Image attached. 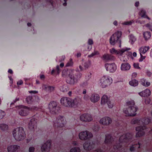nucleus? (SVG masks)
<instances>
[{
    "label": "nucleus",
    "mask_w": 152,
    "mask_h": 152,
    "mask_svg": "<svg viewBox=\"0 0 152 152\" xmlns=\"http://www.w3.org/2000/svg\"><path fill=\"white\" fill-rule=\"evenodd\" d=\"M126 105L128 107L124 110L123 111L126 115L130 116H135L138 107L135 106L134 101L133 100L128 101L126 103Z\"/></svg>",
    "instance_id": "obj_1"
},
{
    "label": "nucleus",
    "mask_w": 152,
    "mask_h": 152,
    "mask_svg": "<svg viewBox=\"0 0 152 152\" xmlns=\"http://www.w3.org/2000/svg\"><path fill=\"white\" fill-rule=\"evenodd\" d=\"M141 124L143 126H140L136 128V130L137 132L136 134V137H140L145 135V132L144 130L146 129V127L144 126L150 123L151 120L149 118H146L141 119Z\"/></svg>",
    "instance_id": "obj_2"
},
{
    "label": "nucleus",
    "mask_w": 152,
    "mask_h": 152,
    "mask_svg": "<svg viewBox=\"0 0 152 152\" xmlns=\"http://www.w3.org/2000/svg\"><path fill=\"white\" fill-rule=\"evenodd\" d=\"M67 107H77L80 104L82 100L78 97L73 99L67 97Z\"/></svg>",
    "instance_id": "obj_3"
},
{
    "label": "nucleus",
    "mask_w": 152,
    "mask_h": 152,
    "mask_svg": "<svg viewBox=\"0 0 152 152\" xmlns=\"http://www.w3.org/2000/svg\"><path fill=\"white\" fill-rule=\"evenodd\" d=\"M122 35V33L121 31H117L113 34L110 39V44L113 45H114L115 44L119 41L120 43L119 47L121 46V40L119 39Z\"/></svg>",
    "instance_id": "obj_4"
},
{
    "label": "nucleus",
    "mask_w": 152,
    "mask_h": 152,
    "mask_svg": "<svg viewBox=\"0 0 152 152\" xmlns=\"http://www.w3.org/2000/svg\"><path fill=\"white\" fill-rule=\"evenodd\" d=\"M48 108L50 113L53 114H57L60 110V107L58 106L57 102L54 101L49 103Z\"/></svg>",
    "instance_id": "obj_5"
},
{
    "label": "nucleus",
    "mask_w": 152,
    "mask_h": 152,
    "mask_svg": "<svg viewBox=\"0 0 152 152\" xmlns=\"http://www.w3.org/2000/svg\"><path fill=\"white\" fill-rule=\"evenodd\" d=\"M82 76V74L80 73H78L74 75L73 74L70 75L69 79L67 80V83L70 85H74L77 83L78 80L80 79Z\"/></svg>",
    "instance_id": "obj_6"
},
{
    "label": "nucleus",
    "mask_w": 152,
    "mask_h": 152,
    "mask_svg": "<svg viewBox=\"0 0 152 152\" xmlns=\"http://www.w3.org/2000/svg\"><path fill=\"white\" fill-rule=\"evenodd\" d=\"M54 125L56 127H61L64 126L65 122L64 117L59 116L57 117L56 120L53 121Z\"/></svg>",
    "instance_id": "obj_7"
},
{
    "label": "nucleus",
    "mask_w": 152,
    "mask_h": 152,
    "mask_svg": "<svg viewBox=\"0 0 152 152\" xmlns=\"http://www.w3.org/2000/svg\"><path fill=\"white\" fill-rule=\"evenodd\" d=\"M37 108L36 107L29 108L22 105L20 106V115L22 116H26L28 114L29 111H31L32 109L35 110Z\"/></svg>",
    "instance_id": "obj_8"
},
{
    "label": "nucleus",
    "mask_w": 152,
    "mask_h": 152,
    "mask_svg": "<svg viewBox=\"0 0 152 152\" xmlns=\"http://www.w3.org/2000/svg\"><path fill=\"white\" fill-rule=\"evenodd\" d=\"M111 83V79L109 77L103 76L101 79V86L102 88H105L109 85Z\"/></svg>",
    "instance_id": "obj_9"
},
{
    "label": "nucleus",
    "mask_w": 152,
    "mask_h": 152,
    "mask_svg": "<svg viewBox=\"0 0 152 152\" xmlns=\"http://www.w3.org/2000/svg\"><path fill=\"white\" fill-rule=\"evenodd\" d=\"M79 136L80 139L82 140L88 139L93 137L92 134L87 131L80 132Z\"/></svg>",
    "instance_id": "obj_10"
},
{
    "label": "nucleus",
    "mask_w": 152,
    "mask_h": 152,
    "mask_svg": "<svg viewBox=\"0 0 152 152\" xmlns=\"http://www.w3.org/2000/svg\"><path fill=\"white\" fill-rule=\"evenodd\" d=\"M80 119L83 122H89L92 120V118L91 115L85 113L80 115Z\"/></svg>",
    "instance_id": "obj_11"
},
{
    "label": "nucleus",
    "mask_w": 152,
    "mask_h": 152,
    "mask_svg": "<svg viewBox=\"0 0 152 152\" xmlns=\"http://www.w3.org/2000/svg\"><path fill=\"white\" fill-rule=\"evenodd\" d=\"M51 143L50 141L48 140L42 145L41 147L42 152H49L50 148Z\"/></svg>",
    "instance_id": "obj_12"
},
{
    "label": "nucleus",
    "mask_w": 152,
    "mask_h": 152,
    "mask_svg": "<svg viewBox=\"0 0 152 152\" xmlns=\"http://www.w3.org/2000/svg\"><path fill=\"white\" fill-rule=\"evenodd\" d=\"M37 126V120L34 118L31 119L28 124V128L31 130L33 131L34 130Z\"/></svg>",
    "instance_id": "obj_13"
},
{
    "label": "nucleus",
    "mask_w": 152,
    "mask_h": 152,
    "mask_svg": "<svg viewBox=\"0 0 152 152\" xmlns=\"http://www.w3.org/2000/svg\"><path fill=\"white\" fill-rule=\"evenodd\" d=\"M95 145L92 142L89 141L85 142L83 144V147L84 149L86 151H90L93 149Z\"/></svg>",
    "instance_id": "obj_14"
},
{
    "label": "nucleus",
    "mask_w": 152,
    "mask_h": 152,
    "mask_svg": "<svg viewBox=\"0 0 152 152\" xmlns=\"http://www.w3.org/2000/svg\"><path fill=\"white\" fill-rule=\"evenodd\" d=\"M112 121L109 117H106L102 118L100 120V123L103 125L108 126L112 123Z\"/></svg>",
    "instance_id": "obj_15"
},
{
    "label": "nucleus",
    "mask_w": 152,
    "mask_h": 152,
    "mask_svg": "<svg viewBox=\"0 0 152 152\" xmlns=\"http://www.w3.org/2000/svg\"><path fill=\"white\" fill-rule=\"evenodd\" d=\"M105 67L106 70L110 72H114L116 69V66L115 64H105Z\"/></svg>",
    "instance_id": "obj_16"
},
{
    "label": "nucleus",
    "mask_w": 152,
    "mask_h": 152,
    "mask_svg": "<svg viewBox=\"0 0 152 152\" xmlns=\"http://www.w3.org/2000/svg\"><path fill=\"white\" fill-rule=\"evenodd\" d=\"M19 146L18 145H12L9 146L7 148L8 152H15L18 151Z\"/></svg>",
    "instance_id": "obj_17"
},
{
    "label": "nucleus",
    "mask_w": 152,
    "mask_h": 152,
    "mask_svg": "<svg viewBox=\"0 0 152 152\" xmlns=\"http://www.w3.org/2000/svg\"><path fill=\"white\" fill-rule=\"evenodd\" d=\"M100 99L99 95L96 94H94L91 95L90 97V100L93 102L95 103L98 102Z\"/></svg>",
    "instance_id": "obj_18"
},
{
    "label": "nucleus",
    "mask_w": 152,
    "mask_h": 152,
    "mask_svg": "<svg viewBox=\"0 0 152 152\" xmlns=\"http://www.w3.org/2000/svg\"><path fill=\"white\" fill-rule=\"evenodd\" d=\"M151 94L150 90L147 89L139 93V94L142 97H147L149 96Z\"/></svg>",
    "instance_id": "obj_19"
},
{
    "label": "nucleus",
    "mask_w": 152,
    "mask_h": 152,
    "mask_svg": "<svg viewBox=\"0 0 152 152\" xmlns=\"http://www.w3.org/2000/svg\"><path fill=\"white\" fill-rule=\"evenodd\" d=\"M102 58L104 61H107L113 59L114 57L108 54H104L103 55Z\"/></svg>",
    "instance_id": "obj_20"
},
{
    "label": "nucleus",
    "mask_w": 152,
    "mask_h": 152,
    "mask_svg": "<svg viewBox=\"0 0 152 152\" xmlns=\"http://www.w3.org/2000/svg\"><path fill=\"white\" fill-rule=\"evenodd\" d=\"M130 67V65L128 63H123L121 65V69L123 71L127 70H129Z\"/></svg>",
    "instance_id": "obj_21"
},
{
    "label": "nucleus",
    "mask_w": 152,
    "mask_h": 152,
    "mask_svg": "<svg viewBox=\"0 0 152 152\" xmlns=\"http://www.w3.org/2000/svg\"><path fill=\"white\" fill-rule=\"evenodd\" d=\"M25 135L23 129L20 127V140H23L25 137Z\"/></svg>",
    "instance_id": "obj_22"
},
{
    "label": "nucleus",
    "mask_w": 152,
    "mask_h": 152,
    "mask_svg": "<svg viewBox=\"0 0 152 152\" xmlns=\"http://www.w3.org/2000/svg\"><path fill=\"white\" fill-rule=\"evenodd\" d=\"M19 128L15 129L13 131V135L16 140H18L19 138Z\"/></svg>",
    "instance_id": "obj_23"
},
{
    "label": "nucleus",
    "mask_w": 152,
    "mask_h": 152,
    "mask_svg": "<svg viewBox=\"0 0 152 152\" xmlns=\"http://www.w3.org/2000/svg\"><path fill=\"white\" fill-rule=\"evenodd\" d=\"M109 100L110 99L107 96L104 95L101 98V104L103 105L105 104L106 103H107Z\"/></svg>",
    "instance_id": "obj_24"
},
{
    "label": "nucleus",
    "mask_w": 152,
    "mask_h": 152,
    "mask_svg": "<svg viewBox=\"0 0 152 152\" xmlns=\"http://www.w3.org/2000/svg\"><path fill=\"white\" fill-rule=\"evenodd\" d=\"M112 139L110 134H107L105 136V143L107 144H109L112 142Z\"/></svg>",
    "instance_id": "obj_25"
},
{
    "label": "nucleus",
    "mask_w": 152,
    "mask_h": 152,
    "mask_svg": "<svg viewBox=\"0 0 152 152\" xmlns=\"http://www.w3.org/2000/svg\"><path fill=\"white\" fill-rule=\"evenodd\" d=\"M149 49V46H145L144 47H141L139 49L140 53H145Z\"/></svg>",
    "instance_id": "obj_26"
},
{
    "label": "nucleus",
    "mask_w": 152,
    "mask_h": 152,
    "mask_svg": "<svg viewBox=\"0 0 152 152\" xmlns=\"http://www.w3.org/2000/svg\"><path fill=\"white\" fill-rule=\"evenodd\" d=\"M73 71L71 70L64 69L63 70L62 72V75L63 76H66L68 75L69 76L70 75L72 74Z\"/></svg>",
    "instance_id": "obj_27"
},
{
    "label": "nucleus",
    "mask_w": 152,
    "mask_h": 152,
    "mask_svg": "<svg viewBox=\"0 0 152 152\" xmlns=\"http://www.w3.org/2000/svg\"><path fill=\"white\" fill-rule=\"evenodd\" d=\"M67 97H63L60 99V103L61 104L67 107Z\"/></svg>",
    "instance_id": "obj_28"
},
{
    "label": "nucleus",
    "mask_w": 152,
    "mask_h": 152,
    "mask_svg": "<svg viewBox=\"0 0 152 152\" xmlns=\"http://www.w3.org/2000/svg\"><path fill=\"white\" fill-rule=\"evenodd\" d=\"M143 35L144 39L146 40L149 39L151 36V32L148 31L143 32Z\"/></svg>",
    "instance_id": "obj_29"
},
{
    "label": "nucleus",
    "mask_w": 152,
    "mask_h": 152,
    "mask_svg": "<svg viewBox=\"0 0 152 152\" xmlns=\"http://www.w3.org/2000/svg\"><path fill=\"white\" fill-rule=\"evenodd\" d=\"M139 15L141 16L142 18H146L149 20L150 19L146 15V12L143 10H141L140 12L139 13Z\"/></svg>",
    "instance_id": "obj_30"
},
{
    "label": "nucleus",
    "mask_w": 152,
    "mask_h": 152,
    "mask_svg": "<svg viewBox=\"0 0 152 152\" xmlns=\"http://www.w3.org/2000/svg\"><path fill=\"white\" fill-rule=\"evenodd\" d=\"M130 48H126L124 49H122L121 50H117L116 53L117 55L118 56H122L123 54L126 51H127L129 50Z\"/></svg>",
    "instance_id": "obj_31"
},
{
    "label": "nucleus",
    "mask_w": 152,
    "mask_h": 152,
    "mask_svg": "<svg viewBox=\"0 0 152 152\" xmlns=\"http://www.w3.org/2000/svg\"><path fill=\"white\" fill-rule=\"evenodd\" d=\"M131 123L132 124H137L141 125V119H133L132 120Z\"/></svg>",
    "instance_id": "obj_32"
},
{
    "label": "nucleus",
    "mask_w": 152,
    "mask_h": 152,
    "mask_svg": "<svg viewBox=\"0 0 152 152\" xmlns=\"http://www.w3.org/2000/svg\"><path fill=\"white\" fill-rule=\"evenodd\" d=\"M129 84L131 86H136L138 85V82L136 80H133L129 82Z\"/></svg>",
    "instance_id": "obj_33"
},
{
    "label": "nucleus",
    "mask_w": 152,
    "mask_h": 152,
    "mask_svg": "<svg viewBox=\"0 0 152 152\" xmlns=\"http://www.w3.org/2000/svg\"><path fill=\"white\" fill-rule=\"evenodd\" d=\"M26 101L28 104H31L33 102L34 99L32 96H29L26 97Z\"/></svg>",
    "instance_id": "obj_34"
},
{
    "label": "nucleus",
    "mask_w": 152,
    "mask_h": 152,
    "mask_svg": "<svg viewBox=\"0 0 152 152\" xmlns=\"http://www.w3.org/2000/svg\"><path fill=\"white\" fill-rule=\"evenodd\" d=\"M127 134H123L121 135L119 139V141L120 142H125L127 138L126 136Z\"/></svg>",
    "instance_id": "obj_35"
},
{
    "label": "nucleus",
    "mask_w": 152,
    "mask_h": 152,
    "mask_svg": "<svg viewBox=\"0 0 152 152\" xmlns=\"http://www.w3.org/2000/svg\"><path fill=\"white\" fill-rule=\"evenodd\" d=\"M141 84L144 86L148 87L150 85V82L146 81L144 79H142L141 80Z\"/></svg>",
    "instance_id": "obj_36"
},
{
    "label": "nucleus",
    "mask_w": 152,
    "mask_h": 152,
    "mask_svg": "<svg viewBox=\"0 0 152 152\" xmlns=\"http://www.w3.org/2000/svg\"><path fill=\"white\" fill-rule=\"evenodd\" d=\"M0 128L3 131H6L8 129V126L5 124H0Z\"/></svg>",
    "instance_id": "obj_37"
},
{
    "label": "nucleus",
    "mask_w": 152,
    "mask_h": 152,
    "mask_svg": "<svg viewBox=\"0 0 152 152\" xmlns=\"http://www.w3.org/2000/svg\"><path fill=\"white\" fill-rule=\"evenodd\" d=\"M80 149L78 147L73 148L70 150V152H80Z\"/></svg>",
    "instance_id": "obj_38"
},
{
    "label": "nucleus",
    "mask_w": 152,
    "mask_h": 152,
    "mask_svg": "<svg viewBox=\"0 0 152 152\" xmlns=\"http://www.w3.org/2000/svg\"><path fill=\"white\" fill-rule=\"evenodd\" d=\"M60 89L62 92H65L68 91V88L67 86L64 85Z\"/></svg>",
    "instance_id": "obj_39"
},
{
    "label": "nucleus",
    "mask_w": 152,
    "mask_h": 152,
    "mask_svg": "<svg viewBox=\"0 0 152 152\" xmlns=\"http://www.w3.org/2000/svg\"><path fill=\"white\" fill-rule=\"evenodd\" d=\"M5 115V113L4 111L0 110V119H1L4 118Z\"/></svg>",
    "instance_id": "obj_40"
},
{
    "label": "nucleus",
    "mask_w": 152,
    "mask_h": 152,
    "mask_svg": "<svg viewBox=\"0 0 152 152\" xmlns=\"http://www.w3.org/2000/svg\"><path fill=\"white\" fill-rule=\"evenodd\" d=\"M90 65V62L89 61H88L85 62L84 64V67L85 69H87L88 68Z\"/></svg>",
    "instance_id": "obj_41"
},
{
    "label": "nucleus",
    "mask_w": 152,
    "mask_h": 152,
    "mask_svg": "<svg viewBox=\"0 0 152 152\" xmlns=\"http://www.w3.org/2000/svg\"><path fill=\"white\" fill-rule=\"evenodd\" d=\"M73 65V62L72 61V59H70V61L69 62H68L66 64V66H72Z\"/></svg>",
    "instance_id": "obj_42"
},
{
    "label": "nucleus",
    "mask_w": 152,
    "mask_h": 152,
    "mask_svg": "<svg viewBox=\"0 0 152 152\" xmlns=\"http://www.w3.org/2000/svg\"><path fill=\"white\" fill-rule=\"evenodd\" d=\"M145 26L152 31V23H147L145 25Z\"/></svg>",
    "instance_id": "obj_43"
},
{
    "label": "nucleus",
    "mask_w": 152,
    "mask_h": 152,
    "mask_svg": "<svg viewBox=\"0 0 152 152\" xmlns=\"http://www.w3.org/2000/svg\"><path fill=\"white\" fill-rule=\"evenodd\" d=\"M121 147V145L120 143L115 145L114 146V149L115 150H117L118 149L120 148Z\"/></svg>",
    "instance_id": "obj_44"
},
{
    "label": "nucleus",
    "mask_w": 152,
    "mask_h": 152,
    "mask_svg": "<svg viewBox=\"0 0 152 152\" xmlns=\"http://www.w3.org/2000/svg\"><path fill=\"white\" fill-rule=\"evenodd\" d=\"M107 104L109 108H112L113 106V104L112 103L110 100L108 102Z\"/></svg>",
    "instance_id": "obj_45"
},
{
    "label": "nucleus",
    "mask_w": 152,
    "mask_h": 152,
    "mask_svg": "<svg viewBox=\"0 0 152 152\" xmlns=\"http://www.w3.org/2000/svg\"><path fill=\"white\" fill-rule=\"evenodd\" d=\"M99 53L97 51H95L93 53H92L91 54L89 55L88 56V57H91L93 56L96 55H99Z\"/></svg>",
    "instance_id": "obj_46"
},
{
    "label": "nucleus",
    "mask_w": 152,
    "mask_h": 152,
    "mask_svg": "<svg viewBox=\"0 0 152 152\" xmlns=\"http://www.w3.org/2000/svg\"><path fill=\"white\" fill-rule=\"evenodd\" d=\"M54 89V88L53 87L49 86L48 87L47 91H48L50 92H51L53 91Z\"/></svg>",
    "instance_id": "obj_47"
},
{
    "label": "nucleus",
    "mask_w": 152,
    "mask_h": 152,
    "mask_svg": "<svg viewBox=\"0 0 152 152\" xmlns=\"http://www.w3.org/2000/svg\"><path fill=\"white\" fill-rule=\"evenodd\" d=\"M130 40L132 43H133L136 40L135 37L132 35H131L130 36Z\"/></svg>",
    "instance_id": "obj_48"
},
{
    "label": "nucleus",
    "mask_w": 152,
    "mask_h": 152,
    "mask_svg": "<svg viewBox=\"0 0 152 152\" xmlns=\"http://www.w3.org/2000/svg\"><path fill=\"white\" fill-rule=\"evenodd\" d=\"M140 59L139 61L140 62L142 61H143V59H144L145 58V56H143L142 54V53H140Z\"/></svg>",
    "instance_id": "obj_49"
},
{
    "label": "nucleus",
    "mask_w": 152,
    "mask_h": 152,
    "mask_svg": "<svg viewBox=\"0 0 152 152\" xmlns=\"http://www.w3.org/2000/svg\"><path fill=\"white\" fill-rule=\"evenodd\" d=\"M133 66L136 68L140 69V67L139 66L138 63H134L133 64Z\"/></svg>",
    "instance_id": "obj_50"
},
{
    "label": "nucleus",
    "mask_w": 152,
    "mask_h": 152,
    "mask_svg": "<svg viewBox=\"0 0 152 152\" xmlns=\"http://www.w3.org/2000/svg\"><path fill=\"white\" fill-rule=\"evenodd\" d=\"M132 23V22L131 21H129L125 22L123 24L125 25H131Z\"/></svg>",
    "instance_id": "obj_51"
},
{
    "label": "nucleus",
    "mask_w": 152,
    "mask_h": 152,
    "mask_svg": "<svg viewBox=\"0 0 152 152\" xmlns=\"http://www.w3.org/2000/svg\"><path fill=\"white\" fill-rule=\"evenodd\" d=\"M34 148L33 147H30L29 148V152H34Z\"/></svg>",
    "instance_id": "obj_52"
},
{
    "label": "nucleus",
    "mask_w": 152,
    "mask_h": 152,
    "mask_svg": "<svg viewBox=\"0 0 152 152\" xmlns=\"http://www.w3.org/2000/svg\"><path fill=\"white\" fill-rule=\"evenodd\" d=\"M49 86H47L46 85H43V88L44 90H47L48 87Z\"/></svg>",
    "instance_id": "obj_53"
},
{
    "label": "nucleus",
    "mask_w": 152,
    "mask_h": 152,
    "mask_svg": "<svg viewBox=\"0 0 152 152\" xmlns=\"http://www.w3.org/2000/svg\"><path fill=\"white\" fill-rule=\"evenodd\" d=\"M89 97V96H88V95L86 94H85L83 98L85 100H87L88 99Z\"/></svg>",
    "instance_id": "obj_54"
},
{
    "label": "nucleus",
    "mask_w": 152,
    "mask_h": 152,
    "mask_svg": "<svg viewBox=\"0 0 152 152\" xmlns=\"http://www.w3.org/2000/svg\"><path fill=\"white\" fill-rule=\"evenodd\" d=\"M135 150L134 147V146L133 145H132L131 146L130 148V150L131 151H134Z\"/></svg>",
    "instance_id": "obj_55"
},
{
    "label": "nucleus",
    "mask_w": 152,
    "mask_h": 152,
    "mask_svg": "<svg viewBox=\"0 0 152 152\" xmlns=\"http://www.w3.org/2000/svg\"><path fill=\"white\" fill-rule=\"evenodd\" d=\"M88 44L89 45H92L93 44V41L92 39H89L88 41Z\"/></svg>",
    "instance_id": "obj_56"
},
{
    "label": "nucleus",
    "mask_w": 152,
    "mask_h": 152,
    "mask_svg": "<svg viewBox=\"0 0 152 152\" xmlns=\"http://www.w3.org/2000/svg\"><path fill=\"white\" fill-rule=\"evenodd\" d=\"M117 51V50H115L114 48H113L112 51H111V53H115L116 54Z\"/></svg>",
    "instance_id": "obj_57"
},
{
    "label": "nucleus",
    "mask_w": 152,
    "mask_h": 152,
    "mask_svg": "<svg viewBox=\"0 0 152 152\" xmlns=\"http://www.w3.org/2000/svg\"><path fill=\"white\" fill-rule=\"evenodd\" d=\"M56 69L57 71V73L58 74H59L60 73V70H59V67L58 66H56Z\"/></svg>",
    "instance_id": "obj_58"
},
{
    "label": "nucleus",
    "mask_w": 152,
    "mask_h": 152,
    "mask_svg": "<svg viewBox=\"0 0 152 152\" xmlns=\"http://www.w3.org/2000/svg\"><path fill=\"white\" fill-rule=\"evenodd\" d=\"M29 92L31 94H32V93L36 94V93H37L38 92L37 91H29Z\"/></svg>",
    "instance_id": "obj_59"
},
{
    "label": "nucleus",
    "mask_w": 152,
    "mask_h": 152,
    "mask_svg": "<svg viewBox=\"0 0 152 152\" xmlns=\"http://www.w3.org/2000/svg\"><path fill=\"white\" fill-rule=\"evenodd\" d=\"M87 84H88V82L87 81H86V82H83L82 84V86H86L87 85Z\"/></svg>",
    "instance_id": "obj_60"
},
{
    "label": "nucleus",
    "mask_w": 152,
    "mask_h": 152,
    "mask_svg": "<svg viewBox=\"0 0 152 152\" xmlns=\"http://www.w3.org/2000/svg\"><path fill=\"white\" fill-rule=\"evenodd\" d=\"M147 74L148 76H150L152 74V73L149 71H147Z\"/></svg>",
    "instance_id": "obj_61"
},
{
    "label": "nucleus",
    "mask_w": 152,
    "mask_h": 152,
    "mask_svg": "<svg viewBox=\"0 0 152 152\" xmlns=\"http://www.w3.org/2000/svg\"><path fill=\"white\" fill-rule=\"evenodd\" d=\"M19 100V98H16L14 101V102H12L11 103V105L13 104L14 103H15L16 102L18 101Z\"/></svg>",
    "instance_id": "obj_62"
},
{
    "label": "nucleus",
    "mask_w": 152,
    "mask_h": 152,
    "mask_svg": "<svg viewBox=\"0 0 152 152\" xmlns=\"http://www.w3.org/2000/svg\"><path fill=\"white\" fill-rule=\"evenodd\" d=\"M150 100L149 99H147L145 100V102L147 104H149L150 103Z\"/></svg>",
    "instance_id": "obj_63"
},
{
    "label": "nucleus",
    "mask_w": 152,
    "mask_h": 152,
    "mask_svg": "<svg viewBox=\"0 0 152 152\" xmlns=\"http://www.w3.org/2000/svg\"><path fill=\"white\" fill-rule=\"evenodd\" d=\"M139 1H137L135 2V5L136 7H138L139 5Z\"/></svg>",
    "instance_id": "obj_64"
}]
</instances>
